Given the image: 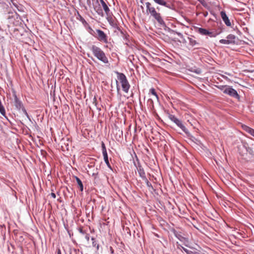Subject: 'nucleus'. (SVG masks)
Returning a JSON list of instances; mask_svg holds the SVG:
<instances>
[{
    "instance_id": "obj_1",
    "label": "nucleus",
    "mask_w": 254,
    "mask_h": 254,
    "mask_svg": "<svg viewBox=\"0 0 254 254\" xmlns=\"http://www.w3.org/2000/svg\"><path fill=\"white\" fill-rule=\"evenodd\" d=\"M89 49L92 52L94 56L99 61L103 62L104 64L108 63V60L107 57L103 51L100 48L95 45H91L89 46Z\"/></svg>"
},
{
    "instance_id": "obj_2",
    "label": "nucleus",
    "mask_w": 254,
    "mask_h": 254,
    "mask_svg": "<svg viewBox=\"0 0 254 254\" xmlns=\"http://www.w3.org/2000/svg\"><path fill=\"white\" fill-rule=\"evenodd\" d=\"M223 94L237 100L238 102L242 101L241 96L239 95L238 91L232 86L223 85Z\"/></svg>"
},
{
    "instance_id": "obj_3",
    "label": "nucleus",
    "mask_w": 254,
    "mask_h": 254,
    "mask_svg": "<svg viewBox=\"0 0 254 254\" xmlns=\"http://www.w3.org/2000/svg\"><path fill=\"white\" fill-rule=\"evenodd\" d=\"M145 5L146 6V12L150 13L151 16L154 18L159 24L164 25V21L162 18L160 14L156 11L154 7L151 6V3L149 2H146Z\"/></svg>"
},
{
    "instance_id": "obj_4",
    "label": "nucleus",
    "mask_w": 254,
    "mask_h": 254,
    "mask_svg": "<svg viewBox=\"0 0 254 254\" xmlns=\"http://www.w3.org/2000/svg\"><path fill=\"white\" fill-rule=\"evenodd\" d=\"M115 73L117 75L118 79L120 81V83H121L123 90L125 92L127 93L130 88V85L127 79V77L123 73L119 72L118 71H116Z\"/></svg>"
},
{
    "instance_id": "obj_5",
    "label": "nucleus",
    "mask_w": 254,
    "mask_h": 254,
    "mask_svg": "<svg viewBox=\"0 0 254 254\" xmlns=\"http://www.w3.org/2000/svg\"><path fill=\"white\" fill-rule=\"evenodd\" d=\"M169 119L173 123H174L179 127H180L186 134H190L189 130L183 125L182 122L178 119L175 115L169 114L168 115Z\"/></svg>"
},
{
    "instance_id": "obj_6",
    "label": "nucleus",
    "mask_w": 254,
    "mask_h": 254,
    "mask_svg": "<svg viewBox=\"0 0 254 254\" xmlns=\"http://www.w3.org/2000/svg\"><path fill=\"white\" fill-rule=\"evenodd\" d=\"M243 41L240 40L237 37L233 34H230L227 36L226 39H223V44L241 45Z\"/></svg>"
},
{
    "instance_id": "obj_7",
    "label": "nucleus",
    "mask_w": 254,
    "mask_h": 254,
    "mask_svg": "<svg viewBox=\"0 0 254 254\" xmlns=\"http://www.w3.org/2000/svg\"><path fill=\"white\" fill-rule=\"evenodd\" d=\"M249 145L246 141L240 140V142H238L237 146L239 154L244 157L245 155L246 154L247 148H249Z\"/></svg>"
},
{
    "instance_id": "obj_8",
    "label": "nucleus",
    "mask_w": 254,
    "mask_h": 254,
    "mask_svg": "<svg viewBox=\"0 0 254 254\" xmlns=\"http://www.w3.org/2000/svg\"><path fill=\"white\" fill-rule=\"evenodd\" d=\"M9 4L10 6L13 9L15 12V15L16 16V18L17 19L19 15L17 14V12L15 11V9L17 10L18 11L20 12H24V7L21 4H20L17 0H11L10 2H9Z\"/></svg>"
},
{
    "instance_id": "obj_9",
    "label": "nucleus",
    "mask_w": 254,
    "mask_h": 254,
    "mask_svg": "<svg viewBox=\"0 0 254 254\" xmlns=\"http://www.w3.org/2000/svg\"><path fill=\"white\" fill-rule=\"evenodd\" d=\"M223 22L226 24V25L228 27H230L231 28L233 27L234 24V20L232 16L229 17L226 14L225 12L223 11Z\"/></svg>"
},
{
    "instance_id": "obj_10",
    "label": "nucleus",
    "mask_w": 254,
    "mask_h": 254,
    "mask_svg": "<svg viewBox=\"0 0 254 254\" xmlns=\"http://www.w3.org/2000/svg\"><path fill=\"white\" fill-rule=\"evenodd\" d=\"M135 157L136 161H137V170L138 171L139 175L142 179H146V177L145 175V173L144 172L143 168L141 165L139 160L136 154H135Z\"/></svg>"
},
{
    "instance_id": "obj_11",
    "label": "nucleus",
    "mask_w": 254,
    "mask_h": 254,
    "mask_svg": "<svg viewBox=\"0 0 254 254\" xmlns=\"http://www.w3.org/2000/svg\"><path fill=\"white\" fill-rule=\"evenodd\" d=\"M92 35L96 38L99 41L105 43H108L107 36L105 33H91Z\"/></svg>"
},
{
    "instance_id": "obj_12",
    "label": "nucleus",
    "mask_w": 254,
    "mask_h": 254,
    "mask_svg": "<svg viewBox=\"0 0 254 254\" xmlns=\"http://www.w3.org/2000/svg\"><path fill=\"white\" fill-rule=\"evenodd\" d=\"M14 97V105L17 110L18 111H21V109L24 106L22 101L17 97L16 93H13Z\"/></svg>"
},
{
    "instance_id": "obj_13",
    "label": "nucleus",
    "mask_w": 254,
    "mask_h": 254,
    "mask_svg": "<svg viewBox=\"0 0 254 254\" xmlns=\"http://www.w3.org/2000/svg\"><path fill=\"white\" fill-rule=\"evenodd\" d=\"M121 36L123 39V43L128 46H131L132 45V39L127 34V33H121Z\"/></svg>"
},
{
    "instance_id": "obj_14",
    "label": "nucleus",
    "mask_w": 254,
    "mask_h": 254,
    "mask_svg": "<svg viewBox=\"0 0 254 254\" xmlns=\"http://www.w3.org/2000/svg\"><path fill=\"white\" fill-rule=\"evenodd\" d=\"M249 154V156L244 159L247 161L254 162V150L252 147H249L246 151V154Z\"/></svg>"
},
{
    "instance_id": "obj_15",
    "label": "nucleus",
    "mask_w": 254,
    "mask_h": 254,
    "mask_svg": "<svg viewBox=\"0 0 254 254\" xmlns=\"http://www.w3.org/2000/svg\"><path fill=\"white\" fill-rule=\"evenodd\" d=\"M100 2V5H101L102 7L103 10H104L105 13L107 17H110L112 14L110 8L108 7V4L104 1V0H99Z\"/></svg>"
},
{
    "instance_id": "obj_16",
    "label": "nucleus",
    "mask_w": 254,
    "mask_h": 254,
    "mask_svg": "<svg viewBox=\"0 0 254 254\" xmlns=\"http://www.w3.org/2000/svg\"><path fill=\"white\" fill-rule=\"evenodd\" d=\"M93 6L94 10L97 12V13L99 15L104 16V14L103 10L100 4L99 3L98 0H97V1L95 4H93Z\"/></svg>"
},
{
    "instance_id": "obj_17",
    "label": "nucleus",
    "mask_w": 254,
    "mask_h": 254,
    "mask_svg": "<svg viewBox=\"0 0 254 254\" xmlns=\"http://www.w3.org/2000/svg\"><path fill=\"white\" fill-rule=\"evenodd\" d=\"M171 34H174V37H172L174 41L179 42L180 43L185 42V39L184 38V35L182 34V33H170Z\"/></svg>"
},
{
    "instance_id": "obj_18",
    "label": "nucleus",
    "mask_w": 254,
    "mask_h": 254,
    "mask_svg": "<svg viewBox=\"0 0 254 254\" xmlns=\"http://www.w3.org/2000/svg\"><path fill=\"white\" fill-rule=\"evenodd\" d=\"M76 19L82 23V24H83L84 27L86 29V30H91V28L89 25L88 23L86 22L84 18L79 14V13L78 11L76 16Z\"/></svg>"
},
{
    "instance_id": "obj_19",
    "label": "nucleus",
    "mask_w": 254,
    "mask_h": 254,
    "mask_svg": "<svg viewBox=\"0 0 254 254\" xmlns=\"http://www.w3.org/2000/svg\"><path fill=\"white\" fill-rule=\"evenodd\" d=\"M173 232L175 235V236L181 242H185L186 241L187 243H189V240L188 238L183 237L181 232H178L175 229L173 230Z\"/></svg>"
},
{
    "instance_id": "obj_20",
    "label": "nucleus",
    "mask_w": 254,
    "mask_h": 254,
    "mask_svg": "<svg viewBox=\"0 0 254 254\" xmlns=\"http://www.w3.org/2000/svg\"><path fill=\"white\" fill-rule=\"evenodd\" d=\"M242 128L245 131L254 137V129L245 125H242Z\"/></svg>"
},
{
    "instance_id": "obj_21",
    "label": "nucleus",
    "mask_w": 254,
    "mask_h": 254,
    "mask_svg": "<svg viewBox=\"0 0 254 254\" xmlns=\"http://www.w3.org/2000/svg\"><path fill=\"white\" fill-rule=\"evenodd\" d=\"M178 249H182L187 254H194V253L191 251L188 250L187 249L183 247L178 242L176 243Z\"/></svg>"
},
{
    "instance_id": "obj_22",
    "label": "nucleus",
    "mask_w": 254,
    "mask_h": 254,
    "mask_svg": "<svg viewBox=\"0 0 254 254\" xmlns=\"http://www.w3.org/2000/svg\"><path fill=\"white\" fill-rule=\"evenodd\" d=\"M189 44L192 46H199V43L194 39L193 37H190V38H188Z\"/></svg>"
},
{
    "instance_id": "obj_23",
    "label": "nucleus",
    "mask_w": 254,
    "mask_h": 254,
    "mask_svg": "<svg viewBox=\"0 0 254 254\" xmlns=\"http://www.w3.org/2000/svg\"><path fill=\"white\" fill-rule=\"evenodd\" d=\"M108 20L111 24L112 26L114 27L115 28L117 29L118 30H120V29L119 28V26H118L116 22L114 21L113 19H112V18H109L110 17H107Z\"/></svg>"
},
{
    "instance_id": "obj_24",
    "label": "nucleus",
    "mask_w": 254,
    "mask_h": 254,
    "mask_svg": "<svg viewBox=\"0 0 254 254\" xmlns=\"http://www.w3.org/2000/svg\"><path fill=\"white\" fill-rule=\"evenodd\" d=\"M74 177L75 178V179L76 180V182H77V184L78 185V187L79 188L80 190L81 191H82L83 190V185L82 181L77 176H74Z\"/></svg>"
},
{
    "instance_id": "obj_25",
    "label": "nucleus",
    "mask_w": 254,
    "mask_h": 254,
    "mask_svg": "<svg viewBox=\"0 0 254 254\" xmlns=\"http://www.w3.org/2000/svg\"><path fill=\"white\" fill-rule=\"evenodd\" d=\"M187 135L190 137V139L192 141H193V142H194L195 143L197 144H200V141L198 139H197V138H196L195 137H194L193 136H192L190 133V134L188 135V134H187Z\"/></svg>"
},
{
    "instance_id": "obj_26",
    "label": "nucleus",
    "mask_w": 254,
    "mask_h": 254,
    "mask_svg": "<svg viewBox=\"0 0 254 254\" xmlns=\"http://www.w3.org/2000/svg\"><path fill=\"white\" fill-rule=\"evenodd\" d=\"M147 106L152 111L154 110V102L152 99H149L147 102Z\"/></svg>"
},
{
    "instance_id": "obj_27",
    "label": "nucleus",
    "mask_w": 254,
    "mask_h": 254,
    "mask_svg": "<svg viewBox=\"0 0 254 254\" xmlns=\"http://www.w3.org/2000/svg\"><path fill=\"white\" fill-rule=\"evenodd\" d=\"M101 148H102L103 156H104L108 155L106 146H105V143L103 142H102V143H101Z\"/></svg>"
},
{
    "instance_id": "obj_28",
    "label": "nucleus",
    "mask_w": 254,
    "mask_h": 254,
    "mask_svg": "<svg viewBox=\"0 0 254 254\" xmlns=\"http://www.w3.org/2000/svg\"><path fill=\"white\" fill-rule=\"evenodd\" d=\"M0 113L4 116L5 118H6V115H5V109L2 105L1 100L0 101Z\"/></svg>"
},
{
    "instance_id": "obj_29",
    "label": "nucleus",
    "mask_w": 254,
    "mask_h": 254,
    "mask_svg": "<svg viewBox=\"0 0 254 254\" xmlns=\"http://www.w3.org/2000/svg\"><path fill=\"white\" fill-rule=\"evenodd\" d=\"M103 157H104V161H105V163L106 164L107 167L110 170H113L112 168V167L109 163V161L108 156V155L104 156H103Z\"/></svg>"
},
{
    "instance_id": "obj_30",
    "label": "nucleus",
    "mask_w": 254,
    "mask_h": 254,
    "mask_svg": "<svg viewBox=\"0 0 254 254\" xmlns=\"http://www.w3.org/2000/svg\"><path fill=\"white\" fill-rule=\"evenodd\" d=\"M150 93H151L152 95H154L155 96L156 99L158 101L159 97H158V96L155 91V89L153 88H151L150 89Z\"/></svg>"
},
{
    "instance_id": "obj_31",
    "label": "nucleus",
    "mask_w": 254,
    "mask_h": 254,
    "mask_svg": "<svg viewBox=\"0 0 254 254\" xmlns=\"http://www.w3.org/2000/svg\"><path fill=\"white\" fill-rule=\"evenodd\" d=\"M142 180L145 182L146 186L149 188V189H153L152 184L148 181V180L146 177V179H142Z\"/></svg>"
},
{
    "instance_id": "obj_32",
    "label": "nucleus",
    "mask_w": 254,
    "mask_h": 254,
    "mask_svg": "<svg viewBox=\"0 0 254 254\" xmlns=\"http://www.w3.org/2000/svg\"><path fill=\"white\" fill-rule=\"evenodd\" d=\"M154 2L159 5H166V1L164 0H153Z\"/></svg>"
},
{
    "instance_id": "obj_33",
    "label": "nucleus",
    "mask_w": 254,
    "mask_h": 254,
    "mask_svg": "<svg viewBox=\"0 0 254 254\" xmlns=\"http://www.w3.org/2000/svg\"><path fill=\"white\" fill-rule=\"evenodd\" d=\"M201 34H203L204 35H209L210 37L212 36H216V34H215V33H201ZM221 33H217V35L220 34Z\"/></svg>"
},
{
    "instance_id": "obj_34",
    "label": "nucleus",
    "mask_w": 254,
    "mask_h": 254,
    "mask_svg": "<svg viewBox=\"0 0 254 254\" xmlns=\"http://www.w3.org/2000/svg\"><path fill=\"white\" fill-rule=\"evenodd\" d=\"M91 240L92 241V246L93 247H96L97 249H99V245L97 244L96 242L95 241V239L94 238H92Z\"/></svg>"
},
{
    "instance_id": "obj_35",
    "label": "nucleus",
    "mask_w": 254,
    "mask_h": 254,
    "mask_svg": "<svg viewBox=\"0 0 254 254\" xmlns=\"http://www.w3.org/2000/svg\"><path fill=\"white\" fill-rule=\"evenodd\" d=\"M163 6H165L167 8H169V9H172V10L174 9L173 5L167 3L166 2V5H163Z\"/></svg>"
},
{
    "instance_id": "obj_36",
    "label": "nucleus",
    "mask_w": 254,
    "mask_h": 254,
    "mask_svg": "<svg viewBox=\"0 0 254 254\" xmlns=\"http://www.w3.org/2000/svg\"><path fill=\"white\" fill-rule=\"evenodd\" d=\"M184 38L185 39V42H182V43H187L189 42L188 38H190L189 35L187 34V33H184Z\"/></svg>"
},
{
    "instance_id": "obj_37",
    "label": "nucleus",
    "mask_w": 254,
    "mask_h": 254,
    "mask_svg": "<svg viewBox=\"0 0 254 254\" xmlns=\"http://www.w3.org/2000/svg\"><path fill=\"white\" fill-rule=\"evenodd\" d=\"M225 228L228 229H232V228L231 227H230L224 221V220H223V230L225 229Z\"/></svg>"
},
{
    "instance_id": "obj_38",
    "label": "nucleus",
    "mask_w": 254,
    "mask_h": 254,
    "mask_svg": "<svg viewBox=\"0 0 254 254\" xmlns=\"http://www.w3.org/2000/svg\"><path fill=\"white\" fill-rule=\"evenodd\" d=\"M94 0H92V1ZM86 3L89 7H91L92 4H93V3H92L91 0H86Z\"/></svg>"
},
{
    "instance_id": "obj_39",
    "label": "nucleus",
    "mask_w": 254,
    "mask_h": 254,
    "mask_svg": "<svg viewBox=\"0 0 254 254\" xmlns=\"http://www.w3.org/2000/svg\"><path fill=\"white\" fill-rule=\"evenodd\" d=\"M97 170H98V168H96V171H95V172H94L92 173V176L93 177H95V178H96V177H97V175H98V172Z\"/></svg>"
},
{
    "instance_id": "obj_40",
    "label": "nucleus",
    "mask_w": 254,
    "mask_h": 254,
    "mask_svg": "<svg viewBox=\"0 0 254 254\" xmlns=\"http://www.w3.org/2000/svg\"><path fill=\"white\" fill-rule=\"evenodd\" d=\"M223 79H225L228 82H231L232 81V79H231L230 78L228 77L227 76H225L224 74H223Z\"/></svg>"
},
{
    "instance_id": "obj_41",
    "label": "nucleus",
    "mask_w": 254,
    "mask_h": 254,
    "mask_svg": "<svg viewBox=\"0 0 254 254\" xmlns=\"http://www.w3.org/2000/svg\"><path fill=\"white\" fill-rule=\"evenodd\" d=\"M249 109L250 111L254 114V106L253 104L250 105Z\"/></svg>"
},
{
    "instance_id": "obj_42",
    "label": "nucleus",
    "mask_w": 254,
    "mask_h": 254,
    "mask_svg": "<svg viewBox=\"0 0 254 254\" xmlns=\"http://www.w3.org/2000/svg\"><path fill=\"white\" fill-rule=\"evenodd\" d=\"M21 111L23 113V114L25 115H27V112L25 109V108H24V107H23L21 109Z\"/></svg>"
},
{
    "instance_id": "obj_43",
    "label": "nucleus",
    "mask_w": 254,
    "mask_h": 254,
    "mask_svg": "<svg viewBox=\"0 0 254 254\" xmlns=\"http://www.w3.org/2000/svg\"><path fill=\"white\" fill-rule=\"evenodd\" d=\"M223 101H227L228 102H229V101L232 102V100L231 99H229L227 98V97H225L224 95H223Z\"/></svg>"
},
{
    "instance_id": "obj_44",
    "label": "nucleus",
    "mask_w": 254,
    "mask_h": 254,
    "mask_svg": "<svg viewBox=\"0 0 254 254\" xmlns=\"http://www.w3.org/2000/svg\"><path fill=\"white\" fill-rule=\"evenodd\" d=\"M198 32H209V31L206 30V29H202V28H199V30H198Z\"/></svg>"
},
{
    "instance_id": "obj_45",
    "label": "nucleus",
    "mask_w": 254,
    "mask_h": 254,
    "mask_svg": "<svg viewBox=\"0 0 254 254\" xmlns=\"http://www.w3.org/2000/svg\"><path fill=\"white\" fill-rule=\"evenodd\" d=\"M51 196L54 198H55L56 197V195L55 193L54 192H51V194H50Z\"/></svg>"
},
{
    "instance_id": "obj_46",
    "label": "nucleus",
    "mask_w": 254,
    "mask_h": 254,
    "mask_svg": "<svg viewBox=\"0 0 254 254\" xmlns=\"http://www.w3.org/2000/svg\"><path fill=\"white\" fill-rule=\"evenodd\" d=\"M223 74H227V75H229V76H231V77H232V75H232L231 73H228V72H224V71H223Z\"/></svg>"
},
{
    "instance_id": "obj_47",
    "label": "nucleus",
    "mask_w": 254,
    "mask_h": 254,
    "mask_svg": "<svg viewBox=\"0 0 254 254\" xmlns=\"http://www.w3.org/2000/svg\"><path fill=\"white\" fill-rule=\"evenodd\" d=\"M110 252H111V254H113L114 253V250H113V248L112 247H110Z\"/></svg>"
},
{
    "instance_id": "obj_48",
    "label": "nucleus",
    "mask_w": 254,
    "mask_h": 254,
    "mask_svg": "<svg viewBox=\"0 0 254 254\" xmlns=\"http://www.w3.org/2000/svg\"><path fill=\"white\" fill-rule=\"evenodd\" d=\"M25 116H26V117L27 118V119H28V120H29L30 122H31V118H30V116L28 115V113L27 114V115H25Z\"/></svg>"
},
{
    "instance_id": "obj_49",
    "label": "nucleus",
    "mask_w": 254,
    "mask_h": 254,
    "mask_svg": "<svg viewBox=\"0 0 254 254\" xmlns=\"http://www.w3.org/2000/svg\"><path fill=\"white\" fill-rule=\"evenodd\" d=\"M133 165L134 166L137 168V161H133Z\"/></svg>"
},
{
    "instance_id": "obj_50",
    "label": "nucleus",
    "mask_w": 254,
    "mask_h": 254,
    "mask_svg": "<svg viewBox=\"0 0 254 254\" xmlns=\"http://www.w3.org/2000/svg\"><path fill=\"white\" fill-rule=\"evenodd\" d=\"M57 254H62L61 251L60 249L57 250Z\"/></svg>"
},
{
    "instance_id": "obj_51",
    "label": "nucleus",
    "mask_w": 254,
    "mask_h": 254,
    "mask_svg": "<svg viewBox=\"0 0 254 254\" xmlns=\"http://www.w3.org/2000/svg\"><path fill=\"white\" fill-rule=\"evenodd\" d=\"M184 245L186 246V247H188V243H187L186 241H185V242H183Z\"/></svg>"
},
{
    "instance_id": "obj_52",
    "label": "nucleus",
    "mask_w": 254,
    "mask_h": 254,
    "mask_svg": "<svg viewBox=\"0 0 254 254\" xmlns=\"http://www.w3.org/2000/svg\"><path fill=\"white\" fill-rule=\"evenodd\" d=\"M118 81H116L117 84H118ZM117 88L118 91H119L120 90V88L118 87V85H117Z\"/></svg>"
},
{
    "instance_id": "obj_53",
    "label": "nucleus",
    "mask_w": 254,
    "mask_h": 254,
    "mask_svg": "<svg viewBox=\"0 0 254 254\" xmlns=\"http://www.w3.org/2000/svg\"><path fill=\"white\" fill-rule=\"evenodd\" d=\"M218 88H219V89H222V85H220V86H217Z\"/></svg>"
},
{
    "instance_id": "obj_54",
    "label": "nucleus",
    "mask_w": 254,
    "mask_h": 254,
    "mask_svg": "<svg viewBox=\"0 0 254 254\" xmlns=\"http://www.w3.org/2000/svg\"><path fill=\"white\" fill-rule=\"evenodd\" d=\"M79 232H80V233H83V230H82L81 229H79Z\"/></svg>"
},
{
    "instance_id": "obj_55",
    "label": "nucleus",
    "mask_w": 254,
    "mask_h": 254,
    "mask_svg": "<svg viewBox=\"0 0 254 254\" xmlns=\"http://www.w3.org/2000/svg\"><path fill=\"white\" fill-rule=\"evenodd\" d=\"M220 14L221 16L222 17V11H220Z\"/></svg>"
},
{
    "instance_id": "obj_56",
    "label": "nucleus",
    "mask_w": 254,
    "mask_h": 254,
    "mask_svg": "<svg viewBox=\"0 0 254 254\" xmlns=\"http://www.w3.org/2000/svg\"><path fill=\"white\" fill-rule=\"evenodd\" d=\"M96 32H103V31L97 29V30H96Z\"/></svg>"
},
{
    "instance_id": "obj_57",
    "label": "nucleus",
    "mask_w": 254,
    "mask_h": 254,
    "mask_svg": "<svg viewBox=\"0 0 254 254\" xmlns=\"http://www.w3.org/2000/svg\"><path fill=\"white\" fill-rule=\"evenodd\" d=\"M219 42H220V43H222V42H223L222 39L220 40H219Z\"/></svg>"
},
{
    "instance_id": "obj_58",
    "label": "nucleus",
    "mask_w": 254,
    "mask_h": 254,
    "mask_svg": "<svg viewBox=\"0 0 254 254\" xmlns=\"http://www.w3.org/2000/svg\"><path fill=\"white\" fill-rule=\"evenodd\" d=\"M216 195L218 197H220V195L219 194H218V193H216Z\"/></svg>"
},
{
    "instance_id": "obj_59",
    "label": "nucleus",
    "mask_w": 254,
    "mask_h": 254,
    "mask_svg": "<svg viewBox=\"0 0 254 254\" xmlns=\"http://www.w3.org/2000/svg\"><path fill=\"white\" fill-rule=\"evenodd\" d=\"M156 33L158 35H161L160 34L161 33L157 32V33Z\"/></svg>"
},
{
    "instance_id": "obj_60",
    "label": "nucleus",
    "mask_w": 254,
    "mask_h": 254,
    "mask_svg": "<svg viewBox=\"0 0 254 254\" xmlns=\"http://www.w3.org/2000/svg\"><path fill=\"white\" fill-rule=\"evenodd\" d=\"M93 166L92 165H88V167L90 168V167H92Z\"/></svg>"
},
{
    "instance_id": "obj_61",
    "label": "nucleus",
    "mask_w": 254,
    "mask_h": 254,
    "mask_svg": "<svg viewBox=\"0 0 254 254\" xmlns=\"http://www.w3.org/2000/svg\"><path fill=\"white\" fill-rule=\"evenodd\" d=\"M86 238L87 240H89V237H88L86 236Z\"/></svg>"
},
{
    "instance_id": "obj_62",
    "label": "nucleus",
    "mask_w": 254,
    "mask_h": 254,
    "mask_svg": "<svg viewBox=\"0 0 254 254\" xmlns=\"http://www.w3.org/2000/svg\"><path fill=\"white\" fill-rule=\"evenodd\" d=\"M170 32H175V31H173V30H171Z\"/></svg>"
},
{
    "instance_id": "obj_63",
    "label": "nucleus",
    "mask_w": 254,
    "mask_h": 254,
    "mask_svg": "<svg viewBox=\"0 0 254 254\" xmlns=\"http://www.w3.org/2000/svg\"><path fill=\"white\" fill-rule=\"evenodd\" d=\"M87 55H88V57H90V56H89V54H87Z\"/></svg>"
}]
</instances>
